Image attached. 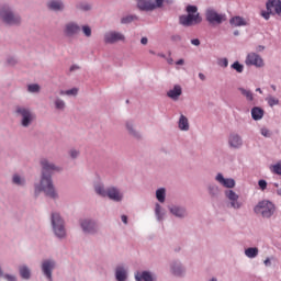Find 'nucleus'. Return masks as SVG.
<instances>
[{
    "label": "nucleus",
    "mask_w": 281,
    "mask_h": 281,
    "mask_svg": "<svg viewBox=\"0 0 281 281\" xmlns=\"http://www.w3.org/2000/svg\"><path fill=\"white\" fill-rule=\"evenodd\" d=\"M179 128L180 131H190V123L188 122V117L183 114L179 119Z\"/></svg>",
    "instance_id": "4be33fe9"
},
{
    "label": "nucleus",
    "mask_w": 281,
    "mask_h": 281,
    "mask_svg": "<svg viewBox=\"0 0 281 281\" xmlns=\"http://www.w3.org/2000/svg\"><path fill=\"white\" fill-rule=\"evenodd\" d=\"M265 49V46H258L257 50L262 52Z\"/></svg>",
    "instance_id": "052dcab7"
},
{
    "label": "nucleus",
    "mask_w": 281,
    "mask_h": 281,
    "mask_svg": "<svg viewBox=\"0 0 281 281\" xmlns=\"http://www.w3.org/2000/svg\"><path fill=\"white\" fill-rule=\"evenodd\" d=\"M186 10L188 14L179 18L180 25H183L184 27H192V25H199V23L203 21L196 5H188Z\"/></svg>",
    "instance_id": "f03ea898"
},
{
    "label": "nucleus",
    "mask_w": 281,
    "mask_h": 281,
    "mask_svg": "<svg viewBox=\"0 0 281 281\" xmlns=\"http://www.w3.org/2000/svg\"><path fill=\"white\" fill-rule=\"evenodd\" d=\"M271 14H273V11L271 12V11L267 10V11L261 12V15L263 16V19H266V21H269Z\"/></svg>",
    "instance_id": "ea45409f"
},
{
    "label": "nucleus",
    "mask_w": 281,
    "mask_h": 281,
    "mask_svg": "<svg viewBox=\"0 0 281 281\" xmlns=\"http://www.w3.org/2000/svg\"><path fill=\"white\" fill-rule=\"evenodd\" d=\"M181 86H175L173 89L167 92V95L168 98H171V100H179V95H181Z\"/></svg>",
    "instance_id": "6ab92c4d"
},
{
    "label": "nucleus",
    "mask_w": 281,
    "mask_h": 281,
    "mask_svg": "<svg viewBox=\"0 0 281 281\" xmlns=\"http://www.w3.org/2000/svg\"><path fill=\"white\" fill-rule=\"evenodd\" d=\"M135 280L136 281H153V274H150V272H148V271H143L142 273L136 272Z\"/></svg>",
    "instance_id": "412c9836"
},
{
    "label": "nucleus",
    "mask_w": 281,
    "mask_h": 281,
    "mask_svg": "<svg viewBox=\"0 0 281 281\" xmlns=\"http://www.w3.org/2000/svg\"><path fill=\"white\" fill-rule=\"evenodd\" d=\"M52 223H53V229L58 236V238H65V224L63 222V218H60V214L58 213H53L52 214Z\"/></svg>",
    "instance_id": "423d86ee"
},
{
    "label": "nucleus",
    "mask_w": 281,
    "mask_h": 281,
    "mask_svg": "<svg viewBox=\"0 0 281 281\" xmlns=\"http://www.w3.org/2000/svg\"><path fill=\"white\" fill-rule=\"evenodd\" d=\"M158 56H160V58H166V55L164 54H158Z\"/></svg>",
    "instance_id": "0e129e2a"
},
{
    "label": "nucleus",
    "mask_w": 281,
    "mask_h": 281,
    "mask_svg": "<svg viewBox=\"0 0 281 281\" xmlns=\"http://www.w3.org/2000/svg\"><path fill=\"white\" fill-rule=\"evenodd\" d=\"M16 113L22 116V126H30L31 122L35 117L34 114L30 112L29 109L23 106H18Z\"/></svg>",
    "instance_id": "6e6552de"
},
{
    "label": "nucleus",
    "mask_w": 281,
    "mask_h": 281,
    "mask_svg": "<svg viewBox=\"0 0 281 281\" xmlns=\"http://www.w3.org/2000/svg\"><path fill=\"white\" fill-rule=\"evenodd\" d=\"M115 276L117 281H126V269L124 267H117Z\"/></svg>",
    "instance_id": "393cba45"
},
{
    "label": "nucleus",
    "mask_w": 281,
    "mask_h": 281,
    "mask_svg": "<svg viewBox=\"0 0 281 281\" xmlns=\"http://www.w3.org/2000/svg\"><path fill=\"white\" fill-rule=\"evenodd\" d=\"M81 227L86 234H93L95 233V229H98L95 222H92L91 220L81 221Z\"/></svg>",
    "instance_id": "2eb2a0df"
},
{
    "label": "nucleus",
    "mask_w": 281,
    "mask_h": 281,
    "mask_svg": "<svg viewBox=\"0 0 281 281\" xmlns=\"http://www.w3.org/2000/svg\"><path fill=\"white\" fill-rule=\"evenodd\" d=\"M47 7L49 10H54L55 12H58V10H63L65 5L60 1L53 0L47 3Z\"/></svg>",
    "instance_id": "b1692460"
},
{
    "label": "nucleus",
    "mask_w": 281,
    "mask_h": 281,
    "mask_svg": "<svg viewBox=\"0 0 281 281\" xmlns=\"http://www.w3.org/2000/svg\"><path fill=\"white\" fill-rule=\"evenodd\" d=\"M255 212L260 214L263 218H271L276 212V205L270 201L263 200L255 206Z\"/></svg>",
    "instance_id": "20e7f679"
},
{
    "label": "nucleus",
    "mask_w": 281,
    "mask_h": 281,
    "mask_svg": "<svg viewBox=\"0 0 281 281\" xmlns=\"http://www.w3.org/2000/svg\"><path fill=\"white\" fill-rule=\"evenodd\" d=\"M137 8L145 12H150L151 10H155V2L150 0H137Z\"/></svg>",
    "instance_id": "f3484780"
},
{
    "label": "nucleus",
    "mask_w": 281,
    "mask_h": 281,
    "mask_svg": "<svg viewBox=\"0 0 281 281\" xmlns=\"http://www.w3.org/2000/svg\"><path fill=\"white\" fill-rule=\"evenodd\" d=\"M55 106H56V109H59L60 111H63V109H65V101L57 99L55 101Z\"/></svg>",
    "instance_id": "c9c22d12"
},
{
    "label": "nucleus",
    "mask_w": 281,
    "mask_h": 281,
    "mask_svg": "<svg viewBox=\"0 0 281 281\" xmlns=\"http://www.w3.org/2000/svg\"><path fill=\"white\" fill-rule=\"evenodd\" d=\"M69 154L72 159H76V157H78V155H80V151H78L76 149H71Z\"/></svg>",
    "instance_id": "c03bdc74"
},
{
    "label": "nucleus",
    "mask_w": 281,
    "mask_h": 281,
    "mask_svg": "<svg viewBox=\"0 0 281 281\" xmlns=\"http://www.w3.org/2000/svg\"><path fill=\"white\" fill-rule=\"evenodd\" d=\"M261 135H263V137H271V132H269L268 128H261Z\"/></svg>",
    "instance_id": "37998d69"
},
{
    "label": "nucleus",
    "mask_w": 281,
    "mask_h": 281,
    "mask_svg": "<svg viewBox=\"0 0 281 281\" xmlns=\"http://www.w3.org/2000/svg\"><path fill=\"white\" fill-rule=\"evenodd\" d=\"M228 144L231 148H240V146H243V138L240 135L233 133L228 137Z\"/></svg>",
    "instance_id": "dca6fc26"
},
{
    "label": "nucleus",
    "mask_w": 281,
    "mask_h": 281,
    "mask_svg": "<svg viewBox=\"0 0 281 281\" xmlns=\"http://www.w3.org/2000/svg\"><path fill=\"white\" fill-rule=\"evenodd\" d=\"M205 19L211 24L216 23L217 25H221V23L225 21V15L220 14L214 9H207L205 12Z\"/></svg>",
    "instance_id": "0eeeda50"
},
{
    "label": "nucleus",
    "mask_w": 281,
    "mask_h": 281,
    "mask_svg": "<svg viewBox=\"0 0 281 281\" xmlns=\"http://www.w3.org/2000/svg\"><path fill=\"white\" fill-rule=\"evenodd\" d=\"M266 101L268 102L269 106H278V104H280V100L273 95L267 97Z\"/></svg>",
    "instance_id": "c85d7f7f"
},
{
    "label": "nucleus",
    "mask_w": 281,
    "mask_h": 281,
    "mask_svg": "<svg viewBox=\"0 0 281 281\" xmlns=\"http://www.w3.org/2000/svg\"><path fill=\"white\" fill-rule=\"evenodd\" d=\"M258 186L260 190H267V181L266 180H259Z\"/></svg>",
    "instance_id": "79ce46f5"
},
{
    "label": "nucleus",
    "mask_w": 281,
    "mask_h": 281,
    "mask_svg": "<svg viewBox=\"0 0 281 281\" xmlns=\"http://www.w3.org/2000/svg\"><path fill=\"white\" fill-rule=\"evenodd\" d=\"M127 131L131 133V135H134V137H137V133L133 131V125L131 123L126 124Z\"/></svg>",
    "instance_id": "a19ab883"
},
{
    "label": "nucleus",
    "mask_w": 281,
    "mask_h": 281,
    "mask_svg": "<svg viewBox=\"0 0 281 281\" xmlns=\"http://www.w3.org/2000/svg\"><path fill=\"white\" fill-rule=\"evenodd\" d=\"M133 21V16H126L122 19V23H131Z\"/></svg>",
    "instance_id": "49530a36"
},
{
    "label": "nucleus",
    "mask_w": 281,
    "mask_h": 281,
    "mask_svg": "<svg viewBox=\"0 0 281 281\" xmlns=\"http://www.w3.org/2000/svg\"><path fill=\"white\" fill-rule=\"evenodd\" d=\"M191 44L198 47V45H201V41H199V38H195L191 41Z\"/></svg>",
    "instance_id": "3c124183"
},
{
    "label": "nucleus",
    "mask_w": 281,
    "mask_h": 281,
    "mask_svg": "<svg viewBox=\"0 0 281 281\" xmlns=\"http://www.w3.org/2000/svg\"><path fill=\"white\" fill-rule=\"evenodd\" d=\"M94 190L97 194H99L100 196H109L111 201L120 202L122 201V199H124V195L122 194V192L119 191V189L115 187H110L105 190L102 184H97L94 187Z\"/></svg>",
    "instance_id": "7ed1b4c3"
},
{
    "label": "nucleus",
    "mask_w": 281,
    "mask_h": 281,
    "mask_svg": "<svg viewBox=\"0 0 281 281\" xmlns=\"http://www.w3.org/2000/svg\"><path fill=\"white\" fill-rule=\"evenodd\" d=\"M256 91H257L258 93H262V89H260V88H257Z\"/></svg>",
    "instance_id": "680f3d73"
},
{
    "label": "nucleus",
    "mask_w": 281,
    "mask_h": 281,
    "mask_svg": "<svg viewBox=\"0 0 281 281\" xmlns=\"http://www.w3.org/2000/svg\"><path fill=\"white\" fill-rule=\"evenodd\" d=\"M229 23L234 27H240L243 25H247V22L241 16H235V18L231 19Z\"/></svg>",
    "instance_id": "5701e85b"
},
{
    "label": "nucleus",
    "mask_w": 281,
    "mask_h": 281,
    "mask_svg": "<svg viewBox=\"0 0 281 281\" xmlns=\"http://www.w3.org/2000/svg\"><path fill=\"white\" fill-rule=\"evenodd\" d=\"M233 69H236V71L238 74H243V70L245 69V67L238 63V61H235L233 65H232Z\"/></svg>",
    "instance_id": "72a5a7b5"
},
{
    "label": "nucleus",
    "mask_w": 281,
    "mask_h": 281,
    "mask_svg": "<svg viewBox=\"0 0 281 281\" xmlns=\"http://www.w3.org/2000/svg\"><path fill=\"white\" fill-rule=\"evenodd\" d=\"M66 95H78V88H72L70 90L65 91Z\"/></svg>",
    "instance_id": "58836bf2"
},
{
    "label": "nucleus",
    "mask_w": 281,
    "mask_h": 281,
    "mask_svg": "<svg viewBox=\"0 0 281 281\" xmlns=\"http://www.w3.org/2000/svg\"><path fill=\"white\" fill-rule=\"evenodd\" d=\"M124 34L119 32H109L104 35V42L113 45V43H117L119 41H124Z\"/></svg>",
    "instance_id": "ddd939ff"
},
{
    "label": "nucleus",
    "mask_w": 281,
    "mask_h": 281,
    "mask_svg": "<svg viewBox=\"0 0 281 281\" xmlns=\"http://www.w3.org/2000/svg\"><path fill=\"white\" fill-rule=\"evenodd\" d=\"M167 63H168V65H173L175 60L171 57H169V58H167Z\"/></svg>",
    "instance_id": "6e6d98bb"
},
{
    "label": "nucleus",
    "mask_w": 281,
    "mask_h": 281,
    "mask_svg": "<svg viewBox=\"0 0 281 281\" xmlns=\"http://www.w3.org/2000/svg\"><path fill=\"white\" fill-rule=\"evenodd\" d=\"M266 8L268 12H273L272 14L281 16V0H268Z\"/></svg>",
    "instance_id": "9b49d317"
},
{
    "label": "nucleus",
    "mask_w": 281,
    "mask_h": 281,
    "mask_svg": "<svg viewBox=\"0 0 281 281\" xmlns=\"http://www.w3.org/2000/svg\"><path fill=\"white\" fill-rule=\"evenodd\" d=\"M245 255L247 258H256L258 256V248H248L245 250Z\"/></svg>",
    "instance_id": "c756f323"
},
{
    "label": "nucleus",
    "mask_w": 281,
    "mask_h": 281,
    "mask_svg": "<svg viewBox=\"0 0 281 281\" xmlns=\"http://www.w3.org/2000/svg\"><path fill=\"white\" fill-rule=\"evenodd\" d=\"M265 265H266V267L269 266V265H271V260H270L269 258H267V259L265 260Z\"/></svg>",
    "instance_id": "4d7b16f0"
},
{
    "label": "nucleus",
    "mask_w": 281,
    "mask_h": 281,
    "mask_svg": "<svg viewBox=\"0 0 281 281\" xmlns=\"http://www.w3.org/2000/svg\"><path fill=\"white\" fill-rule=\"evenodd\" d=\"M199 78L202 79V80H205V75H203V72H200Z\"/></svg>",
    "instance_id": "13d9d810"
},
{
    "label": "nucleus",
    "mask_w": 281,
    "mask_h": 281,
    "mask_svg": "<svg viewBox=\"0 0 281 281\" xmlns=\"http://www.w3.org/2000/svg\"><path fill=\"white\" fill-rule=\"evenodd\" d=\"M20 274L21 278H23L24 280H30V269L25 266L20 268Z\"/></svg>",
    "instance_id": "7c9ffc66"
},
{
    "label": "nucleus",
    "mask_w": 281,
    "mask_h": 281,
    "mask_svg": "<svg viewBox=\"0 0 281 281\" xmlns=\"http://www.w3.org/2000/svg\"><path fill=\"white\" fill-rule=\"evenodd\" d=\"M140 43H142V45H148V38L142 37Z\"/></svg>",
    "instance_id": "603ef678"
},
{
    "label": "nucleus",
    "mask_w": 281,
    "mask_h": 281,
    "mask_svg": "<svg viewBox=\"0 0 281 281\" xmlns=\"http://www.w3.org/2000/svg\"><path fill=\"white\" fill-rule=\"evenodd\" d=\"M246 65L252 66V67H263L265 66V60L262 57L256 53H249L246 57Z\"/></svg>",
    "instance_id": "1a4fd4ad"
},
{
    "label": "nucleus",
    "mask_w": 281,
    "mask_h": 281,
    "mask_svg": "<svg viewBox=\"0 0 281 281\" xmlns=\"http://www.w3.org/2000/svg\"><path fill=\"white\" fill-rule=\"evenodd\" d=\"M220 65H221V67H227V65H229V61L227 60V58H224V59L220 60Z\"/></svg>",
    "instance_id": "a18cd8bd"
},
{
    "label": "nucleus",
    "mask_w": 281,
    "mask_h": 281,
    "mask_svg": "<svg viewBox=\"0 0 281 281\" xmlns=\"http://www.w3.org/2000/svg\"><path fill=\"white\" fill-rule=\"evenodd\" d=\"M161 210V206L159 204L156 205V214L157 216H159V212Z\"/></svg>",
    "instance_id": "5fc2aeb1"
},
{
    "label": "nucleus",
    "mask_w": 281,
    "mask_h": 281,
    "mask_svg": "<svg viewBox=\"0 0 281 281\" xmlns=\"http://www.w3.org/2000/svg\"><path fill=\"white\" fill-rule=\"evenodd\" d=\"M121 220L123 221V223L126 225L128 223V217L126 215H122Z\"/></svg>",
    "instance_id": "864d4df0"
},
{
    "label": "nucleus",
    "mask_w": 281,
    "mask_h": 281,
    "mask_svg": "<svg viewBox=\"0 0 281 281\" xmlns=\"http://www.w3.org/2000/svg\"><path fill=\"white\" fill-rule=\"evenodd\" d=\"M64 34L66 36H76V34H80V25L76 22H68L64 27Z\"/></svg>",
    "instance_id": "f8f14e48"
},
{
    "label": "nucleus",
    "mask_w": 281,
    "mask_h": 281,
    "mask_svg": "<svg viewBox=\"0 0 281 281\" xmlns=\"http://www.w3.org/2000/svg\"><path fill=\"white\" fill-rule=\"evenodd\" d=\"M41 166L42 170V180L41 184L35 187V194L38 192H45L46 196L50 199H56V190H54V183L52 182V172L59 170L58 167H55L54 164L49 162L48 159H42Z\"/></svg>",
    "instance_id": "f257e3e1"
},
{
    "label": "nucleus",
    "mask_w": 281,
    "mask_h": 281,
    "mask_svg": "<svg viewBox=\"0 0 281 281\" xmlns=\"http://www.w3.org/2000/svg\"><path fill=\"white\" fill-rule=\"evenodd\" d=\"M156 199L159 201V203H164L166 201V189H158L156 191Z\"/></svg>",
    "instance_id": "cd10ccee"
},
{
    "label": "nucleus",
    "mask_w": 281,
    "mask_h": 281,
    "mask_svg": "<svg viewBox=\"0 0 281 281\" xmlns=\"http://www.w3.org/2000/svg\"><path fill=\"white\" fill-rule=\"evenodd\" d=\"M13 183H15L16 186H23L24 181H23V179H21L19 177V175H14L13 176Z\"/></svg>",
    "instance_id": "e433bc0d"
},
{
    "label": "nucleus",
    "mask_w": 281,
    "mask_h": 281,
    "mask_svg": "<svg viewBox=\"0 0 281 281\" xmlns=\"http://www.w3.org/2000/svg\"><path fill=\"white\" fill-rule=\"evenodd\" d=\"M155 2H156V4H155L156 9H157V8H162V5H164V0H155Z\"/></svg>",
    "instance_id": "de8ad7c7"
},
{
    "label": "nucleus",
    "mask_w": 281,
    "mask_h": 281,
    "mask_svg": "<svg viewBox=\"0 0 281 281\" xmlns=\"http://www.w3.org/2000/svg\"><path fill=\"white\" fill-rule=\"evenodd\" d=\"M234 34H235V36H238V31H235V33H234Z\"/></svg>",
    "instance_id": "338daca9"
},
{
    "label": "nucleus",
    "mask_w": 281,
    "mask_h": 281,
    "mask_svg": "<svg viewBox=\"0 0 281 281\" xmlns=\"http://www.w3.org/2000/svg\"><path fill=\"white\" fill-rule=\"evenodd\" d=\"M225 196L228 199L233 210H240V207H243V202L238 201L239 196L236 192L228 190L225 192Z\"/></svg>",
    "instance_id": "9d476101"
},
{
    "label": "nucleus",
    "mask_w": 281,
    "mask_h": 281,
    "mask_svg": "<svg viewBox=\"0 0 281 281\" xmlns=\"http://www.w3.org/2000/svg\"><path fill=\"white\" fill-rule=\"evenodd\" d=\"M82 10H90V7L86 5V7L82 8Z\"/></svg>",
    "instance_id": "e2e57ef3"
},
{
    "label": "nucleus",
    "mask_w": 281,
    "mask_h": 281,
    "mask_svg": "<svg viewBox=\"0 0 281 281\" xmlns=\"http://www.w3.org/2000/svg\"><path fill=\"white\" fill-rule=\"evenodd\" d=\"M0 16L2 21L8 25H19V23H21V18L12 13L8 7L0 9Z\"/></svg>",
    "instance_id": "39448f33"
},
{
    "label": "nucleus",
    "mask_w": 281,
    "mask_h": 281,
    "mask_svg": "<svg viewBox=\"0 0 281 281\" xmlns=\"http://www.w3.org/2000/svg\"><path fill=\"white\" fill-rule=\"evenodd\" d=\"M216 181H218V183H221V186H223L224 188H234V186H236V181H234V179L232 178L225 179L223 177V173H218L216 176Z\"/></svg>",
    "instance_id": "a211bd4d"
},
{
    "label": "nucleus",
    "mask_w": 281,
    "mask_h": 281,
    "mask_svg": "<svg viewBox=\"0 0 281 281\" xmlns=\"http://www.w3.org/2000/svg\"><path fill=\"white\" fill-rule=\"evenodd\" d=\"M271 171L274 173V175H280L281 176V161L277 162L276 165H273L271 167Z\"/></svg>",
    "instance_id": "473e14b6"
},
{
    "label": "nucleus",
    "mask_w": 281,
    "mask_h": 281,
    "mask_svg": "<svg viewBox=\"0 0 281 281\" xmlns=\"http://www.w3.org/2000/svg\"><path fill=\"white\" fill-rule=\"evenodd\" d=\"M59 93H60V95H67V94L65 93V91H63V90H61Z\"/></svg>",
    "instance_id": "69168bd1"
},
{
    "label": "nucleus",
    "mask_w": 281,
    "mask_h": 281,
    "mask_svg": "<svg viewBox=\"0 0 281 281\" xmlns=\"http://www.w3.org/2000/svg\"><path fill=\"white\" fill-rule=\"evenodd\" d=\"M171 41H173V43H178V41H181V35H172Z\"/></svg>",
    "instance_id": "09e8293b"
},
{
    "label": "nucleus",
    "mask_w": 281,
    "mask_h": 281,
    "mask_svg": "<svg viewBox=\"0 0 281 281\" xmlns=\"http://www.w3.org/2000/svg\"><path fill=\"white\" fill-rule=\"evenodd\" d=\"M5 279H7L8 281H16V277L10 276V274H7V276H5Z\"/></svg>",
    "instance_id": "8fccbe9b"
},
{
    "label": "nucleus",
    "mask_w": 281,
    "mask_h": 281,
    "mask_svg": "<svg viewBox=\"0 0 281 281\" xmlns=\"http://www.w3.org/2000/svg\"><path fill=\"white\" fill-rule=\"evenodd\" d=\"M184 60L183 59H179L178 61H176V65H183Z\"/></svg>",
    "instance_id": "bf43d9fd"
},
{
    "label": "nucleus",
    "mask_w": 281,
    "mask_h": 281,
    "mask_svg": "<svg viewBox=\"0 0 281 281\" xmlns=\"http://www.w3.org/2000/svg\"><path fill=\"white\" fill-rule=\"evenodd\" d=\"M27 91H30V93H38L41 91V86L36 83L29 85Z\"/></svg>",
    "instance_id": "2f4dec72"
},
{
    "label": "nucleus",
    "mask_w": 281,
    "mask_h": 281,
    "mask_svg": "<svg viewBox=\"0 0 281 281\" xmlns=\"http://www.w3.org/2000/svg\"><path fill=\"white\" fill-rule=\"evenodd\" d=\"M238 91H240L241 95L248 100V102H254V93H251L250 90H247L245 88H239Z\"/></svg>",
    "instance_id": "bb28decb"
},
{
    "label": "nucleus",
    "mask_w": 281,
    "mask_h": 281,
    "mask_svg": "<svg viewBox=\"0 0 281 281\" xmlns=\"http://www.w3.org/2000/svg\"><path fill=\"white\" fill-rule=\"evenodd\" d=\"M172 272L175 273V276H181V273H183V268H181V266H173Z\"/></svg>",
    "instance_id": "f704fd0d"
},
{
    "label": "nucleus",
    "mask_w": 281,
    "mask_h": 281,
    "mask_svg": "<svg viewBox=\"0 0 281 281\" xmlns=\"http://www.w3.org/2000/svg\"><path fill=\"white\" fill-rule=\"evenodd\" d=\"M82 32L85 34V36H91V27L89 25H83L82 26Z\"/></svg>",
    "instance_id": "4c0bfd02"
},
{
    "label": "nucleus",
    "mask_w": 281,
    "mask_h": 281,
    "mask_svg": "<svg viewBox=\"0 0 281 281\" xmlns=\"http://www.w3.org/2000/svg\"><path fill=\"white\" fill-rule=\"evenodd\" d=\"M54 267H56V262H54L53 260H45L42 263V271L48 280H52V270L54 269Z\"/></svg>",
    "instance_id": "4468645a"
},
{
    "label": "nucleus",
    "mask_w": 281,
    "mask_h": 281,
    "mask_svg": "<svg viewBox=\"0 0 281 281\" xmlns=\"http://www.w3.org/2000/svg\"><path fill=\"white\" fill-rule=\"evenodd\" d=\"M251 117L255 121L262 120V117H265V110H262V108L259 106L252 108Z\"/></svg>",
    "instance_id": "aec40b11"
},
{
    "label": "nucleus",
    "mask_w": 281,
    "mask_h": 281,
    "mask_svg": "<svg viewBox=\"0 0 281 281\" xmlns=\"http://www.w3.org/2000/svg\"><path fill=\"white\" fill-rule=\"evenodd\" d=\"M273 91H276V86H272Z\"/></svg>",
    "instance_id": "774afa93"
},
{
    "label": "nucleus",
    "mask_w": 281,
    "mask_h": 281,
    "mask_svg": "<svg viewBox=\"0 0 281 281\" xmlns=\"http://www.w3.org/2000/svg\"><path fill=\"white\" fill-rule=\"evenodd\" d=\"M170 212L173 214V216H178L179 218H183V216H186V210L179 206L170 207Z\"/></svg>",
    "instance_id": "a878e982"
}]
</instances>
